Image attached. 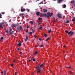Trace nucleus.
<instances>
[{"instance_id": "1", "label": "nucleus", "mask_w": 75, "mask_h": 75, "mask_svg": "<svg viewBox=\"0 0 75 75\" xmlns=\"http://www.w3.org/2000/svg\"><path fill=\"white\" fill-rule=\"evenodd\" d=\"M65 32L66 33H67L68 35L70 34L71 35H73L74 34V33L73 32L72 30H71L70 32H69V31L67 30H65Z\"/></svg>"}, {"instance_id": "2", "label": "nucleus", "mask_w": 75, "mask_h": 75, "mask_svg": "<svg viewBox=\"0 0 75 75\" xmlns=\"http://www.w3.org/2000/svg\"><path fill=\"white\" fill-rule=\"evenodd\" d=\"M43 64H42L41 65H40V66L39 65H38V66H36V69H37V68H40V69H41V68H42V66H43Z\"/></svg>"}, {"instance_id": "3", "label": "nucleus", "mask_w": 75, "mask_h": 75, "mask_svg": "<svg viewBox=\"0 0 75 75\" xmlns=\"http://www.w3.org/2000/svg\"><path fill=\"white\" fill-rule=\"evenodd\" d=\"M41 16L42 17H48V16L45 13H42L41 14Z\"/></svg>"}, {"instance_id": "4", "label": "nucleus", "mask_w": 75, "mask_h": 75, "mask_svg": "<svg viewBox=\"0 0 75 75\" xmlns=\"http://www.w3.org/2000/svg\"><path fill=\"white\" fill-rule=\"evenodd\" d=\"M25 11V9L23 8V6H22L21 7V11L22 12H23V11Z\"/></svg>"}, {"instance_id": "5", "label": "nucleus", "mask_w": 75, "mask_h": 75, "mask_svg": "<svg viewBox=\"0 0 75 75\" xmlns=\"http://www.w3.org/2000/svg\"><path fill=\"white\" fill-rule=\"evenodd\" d=\"M4 23H0V28H1L2 29L3 28V25H4Z\"/></svg>"}, {"instance_id": "6", "label": "nucleus", "mask_w": 75, "mask_h": 75, "mask_svg": "<svg viewBox=\"0 0 75 75\" xmlns=\"http://www.w3.org/2000/svg\"><path fill=\"white\" fill-rule=\"evenodd\" d=\"M19 27L20 28L17 27V28L18 30L19 31H20V30H22V27H21V26H20Z\"/></svg>"}, {"instance_id": "7", "label": "nucleus", "mask_w": 75, "mask_h": 75, "mask_svg": "<svg viewBox=\"0 0 75 75\" xmlns=\"http://www.w3.org/2000/svg\"><path fill=\"white\" fill-rule=\"evenodd\" d=\"M38 68V69L37 70V73H38V74H40V73H41V69H40V68Z\"/></svg>"}, {"instance_id": "8", "label": "nucleus", "mask_w": 75, "mask_h": 75, "mask_svg": "<svg viewBox=\"0 0 75 75\" xmlns=\"http://www.w3.org/2000/svg\"><path fill=\"white\" fill-rule=\"evenodd\" d=\"M47 14L48 15V17H49V16H50V17H51V16H52V15L53 14L50 13V12H47Z\"/></svg>"}, {"instance_id": "9", "label": "nucleus", "mask_w": 75, "mask_h": 75, "mask_svg": "<svg viewBox=\"0 0 75 75\" xmlns=\"http://www.w3.org/2000/svg\"><path fill=\"white\" fill-rule=\"evenodd\" d=\"M57 17L59 18H62V16H61V15L59 13L58 14Z\"/></svg>"}, {"instance_id": "10", "label": "nucleus", "mask_w": 75, "mask_h": 75, "mask_svg": "<svg viewBox=\"0 0 75 75\" xmlns=\"http://www.w3.org/2000/svg\"><path fill=\"white\" fill-rule=\"evenodd\" d=\"M20 16L22 17H24V15H24V13H20Z\"/></svg>"}, {"instance_id": "11", "label": "nucleus", "mask_w": 75, "mask_h": 75, "mask_svg": "<svg viewBox=\"0 0 75 75\" xmlns=\"http://www.w3.org/2000/svg\"><path fill=\"white\" fill-rule=\"evenodd\" d=\"M40 12H36V14L37 16H39V15L40 14Z\"/></svg>"}, {"instance_id": "12", "label": "nucleus", "mask_w": 75, "mask_h": 75, "mask_svg": "<svg viewBox=\"0 0 75 75\" xmlns=\"http://www.w3.org/2000/svg\"><path fill=\"white\" fill-rule=\"evenodd\" d=\"M43 11L44 13H45V12H47V9H46L45 10V9H43Z\"/></svg>"}, {"instance_id": "13", "label": "nucleus", "mask_w": 75, "mask_h": 75, "mask_svg": "<svg viewBox=\"0 0 75 75\" xmlns=\"http://www.w3.org/2000/svg\"><path fill=\"white\" fill-rule=\"evenodd\" d=\"M15 27V25L14 24H13L12 25H11V27L12 28H14Z\"/></svg>"}, {"instance_id": "14", "label": "nucleus", "mask_w": 75, "mask_h": 75, "mask_svg": "<svg viewBox=\"0 0 75 75\" xmlns=\"http://www.w3.org/2000/svg\"><path fill=\"white\" fill-rule=\"evenodd\" d=\"M13 31V30H12V29H11V27L10 28V29H9V32H11Z\"/></svg>"}, {"instance_id": "15", "label": "nucleus", "mask_w": 75, "mask_h": 75, "mask_svg": "<svg viewBox=\"0 0 75 75\" xmlns=\"http://www.w3.org/2000/svg\"><path fill=\"white\" fill-rule=\"evenodd\" d=\"M30 23L31 24V25H33V21H30Z\"/></svg>"}, {"instance_id": "16", "label": "nucleus", "mask_w": 75, "mask_h": 75, "mask_svg": "<svg viewBox=\"0 0 75 75\" xmlns=\"http://www.w3.org/2000/svg\"><path fill=\"white\" fill-rule=\"evenodd\" d=\"M75 1H71V4H74V3H75Z\"/></svg>"}, {"instance_id": "17", "label": "nucleus", "mask_w": 75, "mask_h": 75, "mask_svg": "<svg viewBox=\"0 0 75 75\" xmlns=\"http://www.w3.org/2000/svg\"><path fill=\"white\" fill-rule=\"evenodd\" d=\"M66 7V5L64 4L63 5V8H65V7Z\"/></svg>"}, {"instance_id": "18", "label": "nucleus", "mask_w": 75, "mask_h": 75, "mask_svg": "<svg viewBox=\"0 0 75 75\" xmlns=\"http://www.w3.org/2000/svg\"><path fill=\"white\" fill-rule=\"evenodd\" d=\"M69 23V21L67 20V22H65V23L66 24H68V23Z\"/></svg>"}, {"instance_id": "19", "label": "nucleus", "mask_w": 75, "mask_h": 75, "mask_svg": "<svg viewBox=\"0 0 75 75\" xmlns=\"http://www.w3.org/2000/svg\"><path fill=\"white\" fill-rule=\"evenodd\" d=\"M50 37L48 38L46 40H45L46 41H48V40H49V39H50Z\"/></svg>"}, {"instance_id": "20", "label": "nucleus", "mask_w": 75, "mask_h": 75, "mask_svg": "<svg viewBox=\"0 0 75 75\" xmlns=\"http://www.w3.org/2000/svg\"><path fill=\"white\" fill-rule=\"evenodd\" d=\"M38 29H39L40 30H42V27H40L39 28H38Z\"/></svg>"}, {"instance_id": "21", "label": "nucleus", "mask_w": 75, "mask_h": 75, "mask_svg": "<svg viewBox=\"0 0 75 75\" xmlns=\"http://www.w3.org/2000/svg\"><path fill=\"white\" fill-rule=\"evenodd\" d=\"M44 35L46 37H48V35H47V34H45V33H44Z\"/></svg>"}, {"instance_id": "22", "label": "nucleus", "mask_w": 75, "mask_h": 75, "mask_svg": "<svg viewBox=\"0 0 75 75\" xmlns=\"http://www.w3.org/2000/svg\"><path fill=\"white\" fill-rule=\"evenodd\" d=\"M18 45L19 46V47H20V46L21 45V43H19L18 44Z\"/></svg>"}, {"instance_id": "23", "label": "nucleus", "mask_w": 75, "mask_h": 75, "mask_svg": "<svg viewBox=\"0 0 75 75\" xmlns=\"http://www.w3.org/2000/svg\"><path fill=\"white\" fill-rule=\"evenodd\" d=\"M38 20H39L40 21H41L42 20V18H38Z\"/></svg>"}, {"instance_id": "24", "label": "nucleus", "mask_w": 75, "mask_h": 75, "mask_svg": "<svg viewBox=\"0 0 75 75\" xmlns=\"http://www.w3.org/2000/svg\"><path fill=\"white\" fill-rule=\"evenodd\" d=\"M69 72L70 73V74H72V72L71 71H69Z\"/></svg>"}, {"instance_id": "25", "label": "nucleus", "mask_w": 75, "mask_h": 75, "mask_svg": "<svg viewBox=\"0 0 75 75\" xmlns=\"http://www.w3.org/2000/svg\"><path fill=\"white\" fill-rule=\"evenodd\" d=\"M58 18H57L55 20H54V22H56V21H57V20Z\"/></svg>"}, {"instance_id": "26", "label": "nucleus", "mask_w": 75, "mask_h": 75, "mask_svg": "<svg viewBox=\"0 0 75 75\" xmlns=\"http://www.w3.org/2000/svg\"><path fill=\"white\" fill-rule=\"evenodd\" d=\"M4 75H6V71L5 70H4Z\"/></svg>"}, {"instance_id": "27", "label": "nucleus", "mask_w": 75, "mask_h": 75, "mask_svg": "<svg viewBox=\"0 0 75 75\" xmlns=\"http://www.w3.org/2000/svg\"><path fill=\"white\" fill-rule=\"evenodd\" d=\"M26 11H28V12H29V11H30V9H26Z\"/></svg>"}, {"instance_id": "28", "label": "nucleus", "mask_w": 75, "mask_h": 75, "mask_svg": "<svg viewBox=\"0 0 75 75\" xmlns=\"http://www.w3.org/2000/svg\"><path fill=\"white\" fill-rule=\"evenodd\" d=\"M35 54H38V52H37V51H35Z\"/></svg>"}, {"instance_id": "29", "label": "nucleus", "mask_w": 75, "mask_h": 75, "mask_svg": "<svg viewBox=\"0 0 75 75\" xmlns=\"http://www.w3.org/2000/svg\"><path fill=\"white\" fill-rule=\"evenodd\" d=\"M2 15H1V14H0V18H1L2 17H1Z\"/></svg>"}, {"instance_id": "30", "label": "nucleus", "mask_w": 75, "mask_h": 75, "mask_svg": "<svg viewBox=\"0 0 75 75\" xmlns=\"http://www.w3.org/2000/svg\"><path fill=\"white\" fill-rule=\"evenodd\" d=\"M9 33H10L9 35H11L13 34V33H11V32H9Z\"/></svg>"}, {"instance_id": "31", "label": "nucleus", "mask_w": 75, "mask_h": 75, "mask_svg": "<svg viewBox=\"0 0 75 75\" xmlns=\"http://www.w3.org/2000/svg\"><path fill=\"white\" fill-rule=\"evenodd\" d=\"M19 54L20 55H22L23 54V53H22V52H20Z\"/></svg>"}, {"instance_id": "32", "label": "nucleus", "mask_w": 75, "mask_h": 75, "mask_svg": "<svg viewBox=\"0 0 75 75\" xmlns=\"http://www.w3.org/2000/svg\"><path fill=\"white\" fill-rule=\"evenodd\" d=\"M26 39H27V40H28V37H27V35H26Z\"/></svg>"}, {"instance_id": "33", "label": "nucleus", "mask_w": 75, "mask_h": 75, "mask_svg": "<svg viewBox=\"0 0 75 75\" xmlns=\"http://www.w3.org/2000/svg\"><path fill=\"white\" fill-rule=\"evenodd\" d=\"M50 32H51V30H49L48 31V33H50Z\"/></svg>"}, {"instance_id": "34", "label": "nucleus", "mask_w": 75, "mask_h": 75, "mask_svg": "<svg viewBox=\"0 0 75 75\" xmlns=\"http://www.w3.org/2000/svg\"><path fill=\"white\" fill-rule=\"evenodd\" d=\"M13 65H14V64H11V67H12V66H13Z\"/></svg>"}, {"instance_id": "35", "label": "nucleus", "mask_w": 75, "mask_h": 75, "mask_svg": "<svg viewBox=\"0 0 75 75\" xmlns=\"http://www.w3.org/2000/svg\"><path fill=\"white\" fill-rule=\"evenodd\" d=\"M40 22H38V25H40Z\"/></svg>"}, {"instance_id": "36", "label": "nucleus", "mask_w": 75, "mask_h": 75, "mask_svg": "<svg viewBox=\"0 0 75 75\" xmlns=\"http://www.w3.org/2000/svg\"><path fill=\"white\" fill-rule=\"evenodd\" d=\"M3 37H1V40H3Z\"/></svg>"}, {"instance_id": "37", "label": "nucleus", "mask_w": 75, "mask_h": 75, "mask_svg": "<svg viewBox=\"0 0 75 75\" xmlns=\"http://www.w3.org/2000/svg\"><path fill=\"white\" fill-rule=\"evenodd\" d=\"M32 33H32V32H30L29 33V34H32Z\"/></svg>"}, {"instance_id": "38", "label": "nucleus", "mask_w": 75, "mask_h": 75, "mask_svg": "<svg viewBox=\"0 0 75 75\" xmlns=\"http://www.w3.org/2000/svg\"><path fill=\"white\" fill-rule=\"evenodd\" d=\"M25 41H27V39H25Z\"/></svg>"}, {"instance_id": "39", "label": "nucleus", "mask_w": 75, "mask_h": 75, "mask_svg": "<svg viewBox=\"0 0 75 75\" xmlns=\"http://www.w3.org/2000/svg\"><path fill=\"white\" fill-rule=\"evenodd\" d=\"M6 33H8V30H6Z\"/></svg>"}, {"instance_id": "40", "label": "nucleus", "mask_w": 75, "mask_h": 75, "mask_svg": "<svg viewBox=\"0 0 75 75\" xmlns=\"http://www.w3.org/2000/svg\"><path fill=\"white\" fill-rule=\"evenodd\" d=\"M72 21H75V19L72 20Z\"/></svg>"}, {"instance_id": "41", "label": "nucleus", "mask_w": 75, "mask_h": 75, "mask_svg": "<svg viewBox=\"0 0 75 75\" xmlns=\"http://www.w3.org/2000/svg\"><path fill=\"white\" fill-rule=\"evenodd\" d=\"M39 40L40 41H41V38H39Z\"/></svg>"}, {"instance_id": "42", "label": "nucleus", "mask_w": 75, "mask_h": 75, "mask_svg": "<svg viewBox=\"0 0 75 75\" xmlns=\"http://www.w3.org/2000/svg\"><path fill=\"white\" fill-rule=\"evenodd\" d=\"M43 47V45H41L40 47Z\"/></svg>"}, {"instance_id": "43", "label": "nucleus", "mask_w": 75, "mask_h": 75, "mask_svg": "<svg viewBox=\"0 0 75 75\" xmlns=\"http://www.w3.org/2000/svg\"><path fill=\"white\" fill-rule=\"evenodd\" d=\"M34 37H35V38H37V36H36L35 35H34Z\"/></svg>"}, {"instance_id": "44", "label": "nucleus", "mask_w": 75, "mask_h": 75, "mask_svg": "<svg viewBox=\"0 0 75 75\" xmlns=\"http://www.w3.org/2000/svg\"><path fill=\"white\" fill-rule=\"evenodd\" d=\"M43 3V2L42 1L41 2H40L39 4H41V3Z\"/></svg>"}, {"instance_id": "45", "label": "nucleus", "mask_w": 75, "mask_h": 75, "mask_svg": "<svg viewBox=\"0 0 75 75\" xmlns=\"http://www.w3.org/2000/svg\"><path fill=\"white\" fill-rule=\"evenodd\" d=\"M29 28H30L29 26H27V29Z\"/></svg>"}, {"instance_id": "46", "label": "nucleus", "mask_w": 75, "mask_h": 75, "mask_svg": "<svg viewBox=\"0 0 75 75\" xmlns=\"http://www.w3.org/2000/svg\"><path fill=\"white\" fill-rule=\"evenodd\" d=\"M33 62L35 61V59H33Z\"/></svg>"}, {"instance_id": "47", "label": "nucleus", "mask_w": 75, "mask_h": 75, "mask_svg": "<svg viewBox=\"0 0 75 75\" xmlns=\"http://www.w3.org/2000/svg\"><path fill=\"white\" fill-rule=\"evenodd\" d=\"M35 31L34 30L33 31V33H35Z\"/></svg>"}, {"instance_id": "48", "label": "nucleus", "mask_w": 75, "mask_h": 75, "mask_svg": "<svg viewBox=\"0 0 75 75\" xmlns=\"http://www.w3.org/2000/svg\"><path fill=\"white\" fill-rule=\"evenodd\" d=\"M2 14H4V13H5L4 12H2L1 13Z\"/></svg>"}, {"instance_id": "49", "label": "nucleus", "mask_w": 75, "mask_h": 75, "mask_svg": "<svg viewBox=\"0 0 75 75\" xmlns=\"http://www.w3.org/2000/svg\"><path fill=\"white\" fill-rule=\"evenodd\" d=\"M1 73L2 74H3V71H1Z\"/></svg>"}, {"instance_id": "50", "label": "nucleus", "mask_w": 75, "mask_h": 75, "mask_svg": "<svg viewBox=\"0 0 75 75\" xmlns=\"http://www.w3.org/2000/svg\"><path fill=\"white\" fill-rule=\"evenodd\" d=\"M18 51H20V49H19V48H18Z\"/></svg>"}, {"instance_id": "51", "label": "nucleus", "mask_w": 75, "mask_h": 75, "mask_svg": "<svg viewBox=\"0 0 75 75\" xmlns=\"http://www.w3.org/2000/svg\"><path fill=\"white\" fill-rule=\"evenodd\" d=\"M66 47V45H64V46H63V47Z\"/></svg>"}, {"instance_id": "52", "label": "nucleus", "mask_w": 75, "mask_h": 75, "mask_svg": "<svg viewBox=\"0 0 75 75\" xmlns=\"http://www.w3.org/2000/svg\"><path fill=\"white\" fill-rule=\"evenodd\" d=\"M13 62H16V60H15H15H14Z\"/></svg>"}, {"instance_id": "53", "label": "nucleus", "mask_w": 75, "mask_h": 75, "mask_svg": "<svg viewBox=\"0 0 75 75\" xmlns=\"http://www.w3.org/2000/svg\"><path fill=\"white\" fill-rule=\"evenodd\" d=\"M67 68H71V67H67Z\"/></svg>"}, {"instance_id": "54", "label": "nucleus", "mask_w": 75, "mask_h": 75, "mask_svg": "<svg viewBox=\"0 0 75 75\" xmlns=\"http://www.w3.org/2000/svg\"><path fill=\"white\" fill-rule=\"evenodd\" d=\"M33 57H32L31 58V60H33Z\"/></svg>"}, {"instance_id": "55", "label": "nucleus", "mask_w": 75, "mask_h": 75, "mask_svg": "<svg viewBox=\"0 0 75 75\" xmlns=\"http://www.w3.org/2000/svg\"><path fill=\"white\" fill-rule=\"evenodd\" d=\"M16 74H17V72H16L14 75H16Z\"/></svg>"}, {"instance_id": "56", "label": "nucleus", "mask_w": 75, "mask_h": 75, "mask_svg": "<svg viewBox=\"0 0 75 75\" xmlns=\"http://www.w3.org/2000/svg\"><path fill=\"white\" fill-rule=\"evenodd\" d=\"M26 33H28V30H26Z\"/></svg>"}, {"instance_id": "57", "label": "nucleus", "mask_w": 75, "mask_h": 75, "mask_svg": "<svg viewBox=\"0 0 75 75\" xmlns=\"http://www.w3.org/2000/svg\"><path fill=\"white\" fill-rule=\"evenodd\" d=\"M65 52V51H63V52H64V53Z\"/></svg>"}, {"instance_id": "58", "label": "nucleus", "mask_w": 75, "mask_h": 75, "mask_svg": "<svg viewBox=\"0 0 75 75\" xmlns=\"http://www.w3.org/2000/svg\"><path fill=\"white\" fill-rule=\"evenodd\" d=\"M29 62H30L31 61V60L30 59V60L29 61Z\"/></svg>"}, {"instance_id": "59", "label": "nucleus", "mask_w": 75, "mask_h": 75, "mask_svg": "<svg viewBox=\"0 0 75 75\" xmlns=\"http://www.w3.org/2000/svg\"><path fill=\"white\" fill-rule=\"evenodd\" d=\"M42 7H41L40 8V9H42Z\"/></svg>"}, {"instance_id": "60", "label": "nucleus", "mask_w": 75, "mask_h": 75, "mask_svg": "<svg viewBox=\"0 0 75 75\" xmlns=\"http://www.w3.org/2000/svg\"><path fill=\"white\" fill-rule=\"evenodd\" d=\"M33 30H34V29H32V31H33Z\"/></svg>"}, {"instance_id": "61", "label": "nucleus", "mask_w": 75, "mask_h": 75, "mask_svg": "<svg viewBox=\"0 0 75 75\" xmlns=\"http://www.w3.org/2000/svg\"><path fill=\"white\" fill-rule=\"evenodd\" d=\"M13 33H14V31H12V34H13Z\"/></svg>"}, {"instance_id": "62", "label": "nucleus", "mask_w": 75, "mask_h": 75, "mask_svg": "<svg viewBox=\"0 0 75 75\" xmlns=\"http://www.w3.org/2000/svg\"><path fill=\"white\" fill-rule=\"evenodd\" d=\"M27 62H29V61H28V60H27Z\"/></svg>"}, {"instance_id": "63", "label": "nucleus", "mask_w": 75, "mask_h": 75, "mask_svg": "<svg viewBox=\"0 0 75 75\" xmlns=\"http://www.w3.org/2000/svg\"><path fill=\"white\" fill-rule=\"evenodd\" d=\"M74 7H75V4H74Z\"/></svg>"}, {"instance_id": "64", "label": "nucleus", "mask_w": 75, "mask_h": 75, "mask_svg": "<svg viewBox=\"0 0 75 75\" xmlns=\"http://www.w3.org/2000/svg\"><path fill=\"white\" fill-rule=\"evenodd\" d=\"M36 63H38V62H36Z\"/></svg>"}]
</instances>
